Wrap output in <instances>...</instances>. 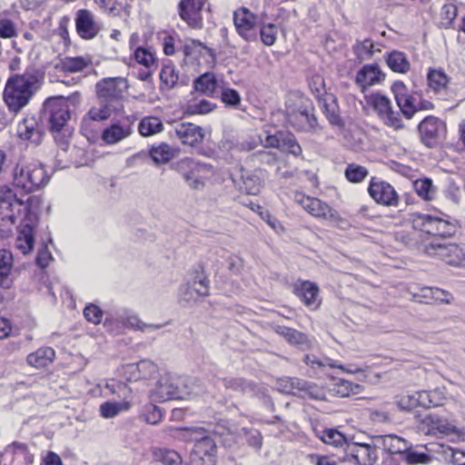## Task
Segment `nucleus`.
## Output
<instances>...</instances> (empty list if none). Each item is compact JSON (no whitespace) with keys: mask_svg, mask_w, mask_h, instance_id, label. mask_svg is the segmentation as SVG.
Returning a JSON list of instances; mask_svg holds the SVG:
<instances>
[{"mask_svg":"<svg viewBox=\"0 0 465 465\" xmlns=\"http://www.w3.org/2000/svg\"><path fill=\"white\" fill-rule=\"evenodd\" d=\"M43 74L35 68H27L23 74L11 75L5 85L3 99L11 113L17 114L25 107L40 88Z\"/></svg>","mask_w":465,"mask_h":465,"instance_id":"1","label":"nucleus"},{"mask_svg":"<svg viewBox=\"0 0 465 465\" xmlns=\"http://www.w3.org/2000/svg\"><path fill=\"white\" fill-rule=\"evenodd\" d=\"M43 114L56 144L66 152L71 136V131L66 125L70 118L68 103L61 98H49L44 104Z\"/></svg>","mask_w":465,"mask_h":465,"instance_id":"2","label":"nucleus"},{"mask_svg":"<svg viewBox=\"0 0 465 465\" xmlns=\"http://www.w3.org/2000/svg\"><path fill=\"white\" fill-rule=\"evenodd\" d=\"M170 168L183 178L190 189L194 191H203L207 183L216 174L212 164L191 157H183L173 163Z\"/></svg>","mask_w":465,"mask_h":465,"instance_id":"3","label":"nucleus"},{"mask_svg":"<svg viewBox=\"0 0 465 465\" xmlns=\"http://www.w3.org/2000/svg\"><path fill=\"white\" fill-rule=\"evenodd\" d=\"M166 432L172 434L173 431H179L181 437L186 441L194 442L190 452L189 461L193 464L195 462H211L213 463V457L216 452V443L214 440L202 428H185V429H165Z\"/></svg>","mask_w":465,"mask_h":465,"instance_id":"4","label":"nucleus"},{"mask_svg":"<svg viewBox=\"0 0 465 465\" xmlns=\"http://www.w3.org/2000/svg\"><path fill=\"white\" fill-rule=\"evenodd\" d=\"M49 176L44 167L35 163H18L14 173V185L25 195L45 185Z\"/></svg>","mask_w":465,"mask_h":465,"instance_id":"5","label":"nucleus"},{"mask_svg":"<svg viewBox=\"0 0 465 465\" xmlns=\"http://www.w3.org/2000/svg\"><path fill=\"white\" fill-rule=\"evenodd\" d=\"M281 392L292 394L303 400L324 401L323 389L315 383L295 377H284L277 381Z\"/></svg>","mask_w":465,"mask_h":465,"instance_id":"6","label":"nucleus"},{"mask_svg":"<svg viewBox=\"0 0 465 465\" xmlns=\"http://www.w3.org/2000/svg\"><path fill=\"white\" fill-rule=\"evenodd\" d=\"M425 252L453 266H465V244L445 242L435 239L425 246Z\"/></svg>","mask_w":465,"mask_h":465,"instance_id":"7","label":"nucleus"},{"mask_svg":"<svg viewBox=\"0 0 465 465\" xmlns=\"http://www.w3.org/2000/svg\"><path fill=\"white\" fill-rule=\"evenodd\" d=\"M32 197L18 195L7 185L0 188V213L5 217L14 219L29 212Z\"/></svg>","mask_w":465,"mask_h":465,"instance_id":"8","label":"nucleus"},{"mask_svg":"<svg viewBox=\"0 0 465 465\" xmlns=\"http://www.w3.org/2000/svg\"><path fill=\"white\" fill-rule=\"evenodd\" d=\"M292 199L305 212L315 218L329 221H337L340 218L339 213L335 209L318 198L312 197L302 192L296 191L293 193Z\"/></svg>","mask_w":465,"mask_h":465,"instance_id":"9","label":"nucleus"},{"mask_svg":"<svg viewBox=\"0 0 465 465\" xmlns=\"http://www.w3.org/2000/svg\"><path fill=\"white\" fill-rule=\"evenodd\" d=\"M370 103L383 123L395 130L403 127L401 114L394 111L391 100L380 93L372 94L370 96Z\"/></svg>","mask_w":465,"mask_h":465,"instance_id":"10","label":"nucleus"},{"mask_svg":"<svg viewBox=\"0 0 465 465\" xmlns=\"http://www.w3.org/2000/svg\"><path fill=\"white\" fill-rule=\"evenodd\" d=\"M134 123L130 116L113 122L103 130L101 140L106 145L121 143L134 134Z\"/></svg>","mask_w":465,"mask_h":465,"instance_id":"11","label":"nucleus"},{"mask_svg":"<svg viewBox=\"0 0 465 465\" xmlns=\"http://www.w3.org/2000/svg\"><path fill=\"white\" fill-rule=\"evenodd\" d=\"M233 24L239 35L245 41H255L258 36L256 16L247 8L241 7L233 13Z\"/></svg>","mask_w":465,"mask_h":465,"instance_id":"12","label":"nucleus"},{"mask_svg":"<svg viewBox=\"0 0 465 465\" xmlns=\"http://www.w3.org/2000/svg\"><path fill=\"white\" fill-rule=\"evenodd\" d=\"M419 131L423 143L427 146L431 147L439 139L445 135L447 128L444 121L430 115L420 123Z\"/></svg>","mask_w":465,"mask_h":465,"instance_id":"13","label":"nucleus"},{"mask_svg":"<svg viewBox=\"0 0 465 465\" xmlns=\"http://www.w3.org/2000/svg\"><path fill=\"white\" fill-rule=\"evenodd\" d=\"M426 422L430 431L434 435H440L450 439L452 442L462 441L465 439V431L438 416H428Z\"/></svg>","mask_w":465,"mask_h":465,"instance_id":"14","label":"nucleus"},{"mask_svg":"<svg viewBox=\"0 0 465 465\" xmlns=\"http://www.w3.org/2000/svg\"><path fill=\"white\" fill-rule=\"evenodd\" d=\"M205 0H181L178 5L180 17L193 29L203 27L201 12Z\"/></svg>","mask_w":465,"mask_h":465,"instance_id":"15","label":"nucleus"},{"mask_svg":"<svg viewBox=\"0 0 465 465\" xmlns=\"http://www.w3.org/2000/svg\"><path fill=\"white\" fill-rule=\"evenodd\" d=\"M368 192L371 198L378 203L385 206H397L399 202L395 189L384 181L371 179Z\"/></svg>","mask_w":465,"mask_h":465,"instance_id":"16","label":"nucleus"},{"mask_svg":"<svg viewBox=\"0 0 465 465\" xmlns=\"http://www.w3.org/2000/svg\"><path fill=\"white\" fill-rule=\"evenodd\" d=\"M180 397L178 381L170 374H164L157 381L151 391V399L158 401H167Z\"/></svg>","mask_w":465,"mask_h":465,"instance_id":"17","label":"nucleus"},{"mask_svg":"<svg viewBox=\"0 0 465 465\" xmlns=\"http://www.w3.org/2000/svg\"><path fill=\"white\" fill-rule=\"evenodd\" d=\"M125 79L122 77L104 78L96 84L97 95L100 100L121 104V85L125 87Z\"/></svg>","mask_w":465,"mask_h":465,"instance_id":"18","label":"nucleus"},{"mask_svg":"<svg viewBox=\"0 0 465 465\" xmlns=\"http://www.w3.org/2000/svg\"><path fill=\"white\" fill-rule=\"evenodd\" d=\"M391 91L402 114L406 118L411 119L416 114L417 99L409 93L402 82H395L391 86Z\"/></svg>","mask_w":465,"mask_h":465,"instance_id":"19","label":"nucleus"},{"mask_svg":"<svg viewBox=\"0 0 465 465\" xmlns=\"http://www.w3.org/2000/svg\"><path fill=\"white\" fill-rule=\"evenodd\" d=\"M293 292L305 306L316 310L321 305L319 287L310 281H298L293 284Z\"/></svg>","mask_w":465,"mask_h":465,"instance_id":"20","label":"nucleus"},{"mask_svg":"<svg viewBox=\"0 0 465 465\" xmlns=\"http://www.w3.org/2000/svg\"><path fill=\"white\" fill-rule=\"evenodd\" d=\"M347 457L356 465H373L377 460L375 447L366 443H351L347 445Z\"/></svg>","mask_w":465,"mask_h":465,"instance_id":"21","label":"nucleus"},{"mask_svg":"<svg viewBox=\"0 0 465 465\" xmlns=\"http://www.w3.org/2000/svg\"><path fill=\"white\" fill-rule=\"evenodd\" d=\"M429 88L440 99L446 100L450 92V77L441 68H429L427 73Z\"/></svg>","mask_w":465,"mask_h":465,"instance_id":"22","label":"nucleus"},{"mask_svg":"<svg viewBox=\"0 0 465 465\" xmlns=\"http://www.w3.org/2000/svg\"><path fill=\"white\" fill-rule=\"evenodd\" d=\"M76 31L78 35L86 40L94 38L101 30L95 16L88 10H79L75 18Z\"/></svg>","mask_w":465,"mask_h":465,"instance_id":"23","label":"nucleus"},{"mask_svg":"<svg viewBox=\"0 0 465 465\" xmlns=\"http://www.w3.org/2000/svg\"><path fill=\"white\" fill-rule=\"evenodd\" d=\"M174 132L177 138L183 144L190 146L201 143L204 138V132L203 128L191 123H182L177 124L174 128Z\"/></svg>","mask_w":465,"mask_h":465,"instance_id":"24","label":"nucleus"},{"mask_svg":"<svg viewBox=\"0 0 465 465\" xmlns=\"http://www.w3.org/2000/svg\"><path fill=\"white\" fill-rule=\"evenodd\" d=\"M17 135L22 140L38 145L42 142L44 132L35 117H25L17 126Z\"/></svg>","mask_w":465,"mask_h":465,"instance_id":"25","label":"nucleus"},{"mask_svg":"<svg viewBox=\"0 0 465 465\" xmlns=\"http://www.w3.org/2000/svg\"><path fill=\"white\" fill-rule=\"evenodd\" d=\"M223 79H219L213 73H205L198 76L193 82V88L204 95L217 97L220 87H223Z\"/></svg>","mask_w":465,"mask_h":465,"instance_id":"26","label":"nucleus"},{"mask_svg":"<svg viewBox=\"0 0 465 465\" xmlns=\"http://www.w3.org/2000/svg\"><path fill=\"white\" fill-rule=\"evenodd\" d=\"M384 77L385 74L381 72L378 64H365L357 73L355 83L364 90L369 86L381 83L383 81Z\"/></svg>","mask_w":465,"mask_h":465,"instance_id":"27","label":"nucleus"},{"mask_svg":"<svg viewBox=\"0 0 465 465\" xmlns=\"http://www.w3.org/2000/svg\"><path fill=\"white\" fill-rule=\"evenodd\" d=\"M123 108L122 104H115L114 102H108L100 100V103L96 106H93L87 115L84 118L85 123L88 120L102 122L109 119L114 114L121 111Z\"/></svg>","mask_w":465,"mask_h":465,"instance_id":"28","label":"nucleus"},{"mask_svg":"<svg viewBox=\"0 0 465 465\" xmlns=\"http://www.w3.org/2000/svg\"><path fill=\"white\" fill-rule=\"evenodd\" d=\"M303 361L308 366H311L312 368H316V367L322 368V367L329 366L331 368L340 369L341 371L347 372V373H351V374H355V373L364 371V368L359 367L355 364H350L348 366H344V365L339 364L336 361H334L332 359L324 358L323 360H321V359H318L314 355H305L303 358Z\"/></svg>","mask_w":465,"mask_h":465,"instance_id":"29","label":"nucleus"},{"mask_svg":"<svg viewBox=\"0 0 465 465\" xmlns=\"http://www.w3.org/2000/svg\"><path fill=\"white\" fill-rule=\"evenodd\" d=\"M319 105L330 124L340 128L344 125L343 120L340 115L337 98L334 94L325 96L323 100L319 102Z\"/></svg>","mask_w":465,"mask_h":465,"instance_id":"30","label":"nucleus"},{"mask_svg":"<svg viewBox=\"0 0 465 465\" xmlns=\"http://www.w3.org/2000/svg\"><path fill=\"white\" fill-rule=\"evenodd\" d=\"M178 153V150L167 143H154L149 148V156L154 164H166Z\"/></svg>","mask_w":465,"mask_h":465,"instance_id":"31","label":"nucleus"},{"mask_svg":"<svg viewBox=\"0 0 465 465\" xmlns=\"http://www.w3.org/2000/svg\"><path fill=\"white\" fill-rule=\"evenodd\" d=\"M54 350L45 346L29 353L26 357V362L35 369H42L49 366L54 361Z\"/></svg>","mask_w":465,"mask_h":465,"instance_id":"32","label":"nucleus"},{"mask_svg":"<svg viewBox=\"0 0 465 465\" xmlns=\"http://www.w3.org/2000/svg\"><path fill=\"white\" fill-rule=\"evenodd\" d=\"M242 181V190L247 194L257 195L260 193L262 184L263 178L261 170L244 171L241 175Z\"/></svg>","mask_w":465,"mask_h":465,"instance_id":"33","label":"nucleus"},{"mask_svg":"<svg viewBox=\"0 0 465 465\" xmlns=\"http://www.w3.org/2000/svg\"><path fill=\"white\" fill-rule=\"evenodd\" d=\"M378 441H381L384 453L390 452L402 456L410 449V444L406 440L393 434L381 436Z\"/></svg>","mask_w":465,"mask_h":465,"instance_id":"34","label":"nucleus"},{"mask_svg":"<svg viewBox=\"0 0 465 465\" xmlns=\"http://www.w3.org/2000/svg\"><path fill=\"white\" fill-rule=\"evenodd\" d=\"M291 124L300 131L310 132L317 127L318 122L313 113L307 110L292 114L289 119Z\"/></svg>","mask_w":465,"mask_h":465,"instance_id":"35","label":"nucleus"},{"mask_svg":"<svg viewBox=\"0 0 465 465\" xmlns=\"http://www.w3.org/2000/svg\"><path fill=\"white\" fill-rule=\"evenodd\" d=\"M13 261V254L10 251L0 250V284L5 290L10 289L13 285V279L10 275Z\"/></svg>","mask_w":465,"mask_h":465,"instance_id":"36","label":"nucleus"},{"mask_svg":"<svg viewBox=\"0 0 465 465\" xmlns=\"http://www.w3.org/2000/svg\"><path fill=\"white\" fill-rule=\"evenodd\" d=\"M222 382L225 389L232 390L242 394H254L256 391V385L246 379L241 377H225L222 379Z\"/></svg>","mask_w":465,"mask_h":465,"instance_id":"37","label":"nucleus"},{"mask_svg":"<svg viewBox=\"0 0 465 465\" xmlns=\"http://www.w3.org/2000/svg\"><path fill=\"white\" fill-rule=\"evenodd\" d=\"M15 246L23 254H27L32 251L34 246V230L30 224L23 223L20 225Z\"/></svg>","mask_w":465,"mask_h":465,"instance_id":"38","label":"nucleus"},{"mask_svg":"<svg viewBox=\"0 0 465 465\" xmlns=\"http://www.w3.org/2000/svg\"><path fill=\"white\" fill-rule=\"evenodd\" d=\"M386 63L389 68L400 74H406L411 68L407 55L403 52L391 51L386 56Z\"/></svg>","mask_w":465,"mask_h":465,"instance_id":"39","label":"nucleus"},{"mask_svg":"<svg viewBox=\"0 0 465 465\" xmlns=\"http://www.w3.org/2000/svg\"><path fill=\"white\" fill-rule=\"evenodd\" d=\"M274 331L283 337L290 344L303 346L308 345V338L306 334L283 325H275Z\"/></svg>","mask_w":465,"mask_h":465,"instance_id":"40","label":"nucleus"},{"mask_svg":"<svg viewBox=\"0 0 465 465\" xmlns=\"http://www.w3.org/2000/svg\"><path fill=\"white\" fill-rule=\"evenodd\" d=\"M421 407L432 408L443 405L446 400V393L443 388H436L431 391H420Z\"/></svg>","mask_w":465,"mask_h":465,"instance_id":"41","label":"nucleus"},{"mask_svg":"<svg viewBox=\"0 0 465 465\" xmlns=\"http://www.w3.org/2000/svg\"><path fill=\"white\" fill-rule=\"evenodd\" d=\"M130 368L134 381L151 379L158 371L156 364L149 360L140 361Z\"/></svg>","mask_w":465,"mask_h":465,"instance_id":"42","label":"nucleus"},{"mask_svg":"<svg viewBox=\"0 0 465 465\" xmlns=\"http://www.w3.org/2000/svg\"><path fill=\"white\" fill-rule=\"evenodd\" d=\"M163 130V124L160 118L155 116L143 117L138 125L139 134L143 137H148L161 133Z\"/></svg>","mask_w":465,"mask_h":465,"instance_id":"43","label":"nucleus"},{"mask_svg":"<svg viewBox=\"0 0 465 465\" xmlns=\"http://www.w3.org/2000/svg\"><path fill=\"white\" fill-rule=\"evenodd\" d=\"M353 52L360 61H366L371 59L375 52H381V49L371 39H364L355 43Z\"/></svg>","mask_w":465,"mask_h":465,"instance_id":"44","label":"nucleus"},{"mask_svg":"<svg viewBox=\"0 0 465 465\" xmlns=\"http://www.w3.org/2000/svg\"><path fill=\"white\" fill-rule=\"evenodd\" d=\"M130 408V402L124 399L121 401H106L100 405L101 416L105 419H110L117 416L122 411H127Z\"/></svg>","mask_w":465,"mask_h":465,"instance_id":"45","label":"nucleus"},{"mask_svg":"<svg viewBox=\"0 0 465 465\" xmlns=\"http://www.w3.org/2000/svg\"><path fill=\"white\" fill-rule=\"evenodd\" d=\"M153 458L164 465H184L180 454L173 450L155 448L153 450Z\"/></svg>","mask_w":465,"mask_h":465,"instance_id":"46","label":"nucleus"},{"mask_svg":"<svg viewBox=\"0 0 465 465\" xmlns=\"http://www.w3.org/2000/svg\"><path fill=\"white\" fill-rule=\"evenodd\" d=\"M91 64L90 59L82 56H66L60 62V67L63 71L69 73L81 72Z\"/></svg>","mask_w":465,"mask_h":465,"instance_id":"47","label":"nucleus"},{"mask_svg":"<svg viewBox=\"0 0 465 465\" xmlns=\"http://www.w3.org/2000/svg\"><path fill=\"white\" fill-rule=\"evenodd\" d=\"M215 104L206 99H193L185 106V113L190 115L206 114L213 112Z\"/></svg>","mask_w":465,"mask_h":465,"instance_id":"48","label":"nucleus"},{"mask_svg":"<svg viewBox=\"0 0 465 465\" xmlns=\"http://www.w3.org/2000/svg\"><path fill=\"white\" fill-rule=\"evenodd\" d=\"M134 58L139 64H142L146 69H155L157 67L155 54L149 48L143 46L137 47L134 52Z\"/></svg>","mask_w":465,"mask_h":465,"instance_id":"49","label":"nucleus"},{"mask_svg":"<svg viewBox=\"0 0 465 465\" xmlns=\"http://www.w3.org/2000/svg\"><path fill=\"white\" fill-rule=\"evenodd\" d=\"M413 188L417 194L425 201H430L434 198L436 189L430 178L414 181Z\"/></svg>","mask_w":465,"mask_h":465,"instance_id":"50","label":"nucleus"},{"mask_svg":"<svg viewBox=\"0 0 465 465\" xmlns=\"http://www.w3.org/2000/svg\"><path fill=\"white\" fill-rule=\"evenodd\" d=\"M282 136L280 150L291 153L295 157L301 156L302 150L295 136L288 132L282 133Z\"/></svg>","mask_w":465,"mask_h":465,"instance_id":"51","label":"nucleus"},{"mask_svg":"<svg viewBox=\"0 0 465 465\" xmlns=\"http://www.w3.org/2000/svg\"><path fill=\"white\" fill-rule=\"evenodd\" d=\"M220 98L223 104L229 107L237 108L242 101L240 94L232 88L227 87L225 82L223 83V87L219 89Z\"/></svg>","mask_w":465,"mask_h":465,"instance_id":"52","label":"nucleus"},{"mask_svg":"<svg viewBox=\"0 0 465 465\" xmlns=\"http://www.w3.org/2000/svg\"><path fill=\"white\" fill-rule=\"evenodd\" d=\"M442 456L451 465H465V451L460 449L442 446Z\"/></svg>","mask_w":465,"mask_h":465,"instance_id":"53","label":"nucleus"},{"mask_svg":"<svg viewBox=\"0 0 465 465\" xmlns=\"http://www.w3.org/2000/svg\"><path fill=\"white\" fill-rule=\"evenodd\" d=\"M160 79L162 84H163L166 88H173L178 79V72L175 69L173 64H164L162 67L161 73H160Z\"/></svg>","mask_w":465,"mask_h":465,"instance_id":"54","label":"nucleus"},{"mask_svg":"<svg viewBox=\"0 0 465 465\" xmlns=\"http://www.w3.org/2000/svg\"><path fill=\"white\" fill-rule=\"evenodd\" d=\"M369 174L367 168L356 163H350L345 170V177L351 183H361Z\"/></svg>","mask_w":465,"mask_h":465,"instance_id":"55","label":"nucleus"},{"mask_svg":"<svg viewBox=\"0 0 465 465\" xmlns=\"http://www.w3.org/2000/svg\"><path fill=\"white\" fill-rule=\"evenodd\" d=\"M124 325L126 327H130L132 329L138 330L143 332H151L164 326V324L144 323L137 316L134 315L127 317L126 320L124 321Z\"/></svg>","mask_w":465,"mask_h":465,"instance_id":"56","label":"nucleus"},{"mask_svg":"<svg viewBox=\"0 0 465 465\" xmlns=\"http://www.w3.org/2000/svg\"><path fill=\"white\" fill-rule=\"evenodd\" d=\"M319 438L326 444L342 446L345 442L343 434L335 429H324L319 434Z\"/></svg>","mask_w":465,"mask_h":465,"instance_id":"57","label":"nucleus"},{"mask_svg":"<svg viewBox=\"0 0 465 465\" xmlns=\"http://www.w3.org/2000/svg\"><path fill=\"white\" fill-rule=\"evenodd\" d=\"M309 84L310 89L317 99L318 103L323 100L325 96L332 94L331 93H328L326 91L324 79L321 75L312 76Z\"/></svg>","mask_w":465,"mask_h":465,"instance_id":"58","label":"nucleus"},{"mask_svg":"<svg viewBox=\"0 0 465 465\" xmlns=\"http://www.w3.org/2000/svg\"><path fill=\"white\" fill-rule=\"evenodd\" d=\"M397 405L401 410L403 411H411L418 406L421 407L420 391L411 394L407 393L401 395L397 401Z\"/></svg>","mask_w":465,"mask_h":465,"instance_id":"59","label":"nucleus"},{"mask_svg":"<svg viewBox=\"0 0 465 465\" xmlns=\"http://www.w3.org/2000/svg\"><path fill=\"white\" fill-rule=\"evenodd\" d=\"M258 31L260 33L261 40L265 45L271 46L274 45L278 35V29L275 25H263L258 29Z\"/></svg>","mask_w":465,"mask_h":465,"instance_id":"60","label":"nucleus"},{"mask_svg":"<svg viewBox=\"0 0 465 465\" xmlns=\"http://www.w3.org/2000/svg\"><path fill=\"white\" fill-rule=\"evenodd\" d=\"M143 418L147 423L156 425L163 418V411L159 407L150 404L144 408Z\"/></svg>","mask_w":465,"mask_h":465,"instance_id":"61","label":"nucleus"},{"mask_svg":"<svg viewBox=\"0 0 465 465\" xmlns=\"http://www.w3.org/2000/svg\"><path fill=\"white\" fill-rule=\"evenodd\" d=\"M242 431L249 446L260 450L262 445V436L261 432L256 429H246L242 428Z\"/></svg>","mask_w":465,"mask_h":465,"instance_id":"62","label":"nucleus"},{"mask_svg":"<svg viewBox=\"0 0 465 465\" xmlns=\"http://www.w3.org/2000/svg\"><path fill=\"white\" fill-rule=\"evenodd\" d=\"M17 35L16 27L15 23L5 17H0V37L1 38H13Z\"/></svg>","mask_w":465,"mask_h":465,"instance_id":"63","label":"nucleus"},{"mask_svg":"<svg viewBox=\"0 0 465 465\" xmlns=\"http://www.w3.org/2000/svg\"><path fill=\"white\" fill-rule=\"evenodd\" d=\"M84 315L89 322L98 324L102 321L103 311L94 304H89L84 308Z\"/></svg>","mask_w":465,"mask_h":465,"instance_id":"64","label":"nucleus"}]
</instances>
